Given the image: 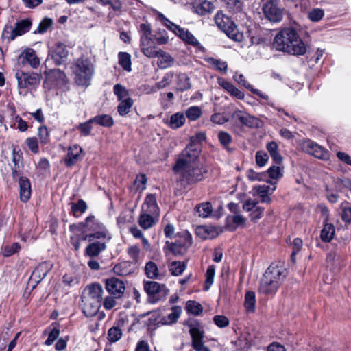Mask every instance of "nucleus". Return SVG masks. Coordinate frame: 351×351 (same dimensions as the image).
<instances>
[{
    "label": "nucleus",
    "instance_id": "nucleus-19",
    "mask_svg": "<svg viewBox=\"0 0 351 351\" xmlns=\"http://www.w3.org/2000/svg\"><path fill=\"white\" fill-rule=\"evenodd\" d=\"M81 300L82 311L86 317H93L98 313L101 306L99 302L93 301L82 296Z\"/></svg>",
    "mask_w": 351,
    "mask_h": 351
},
{
    "label": "nucleus",
    "instance_id": "nucleus-37",
    "mask_svg": "<svg viewBox=\"0 0 351 351\" xmlns=\"http://www.w3.org/2000/svg\"><path fill=\"white\" fill-rule=\"evenodd\" d=\"M103 226L104 225L96 219L95 216H88L84 222V232L97 230Z\"/></svg>",
    "mask_w": 351,
    "mask_h": 351
},
{
    "label": "nucleus",
    "instance_id": "nucleus-42",
    "mask_svg": "<svg viewBox=\"0 0 351 351\" xmlns=\"http://www.w3.org/2000/svg\"><path fill=\"white\" fill-rule=\"evenodd\" d=\"M153 216L152 213L142 212L138 220L140 226L145 230L150 228L154 224Z\"/></svg>",
    "mask_w": 351,
    "mask_h": 351
},
{
    "label": "nucleus",
    "instance_id": "nucleus-27",
    "mask_svg": "<svg viewBox=\"0 0 351 351\" xmlns=\"http://www.w3.org/2000/svg\"><path fill=\"white\" fill-rule=\"evenodd\" d=\"M185 237H186V241L185 243L180 244V243H175V242H166V245L169 247V250L175 255H182L184 254L188 248L190 247V237L189 236L185 233Z\"/></svg>",
    "mask_w": 351,
    "mask_h": 351
},
{
    "label": "nucleus",
    "instance_id": "nucleus-52",
    "mask_svg": "<svg viewBox=\"0 0 351 351\" xmlns=\"http://www.w3.org/2000/svg\"><path fill=\"white\" fill-rule=\"evenodd\" d=\"M122 337V331L118 326H113L108 330V339L112 343L117 342Z\"/></svg>",
    "mask_w": 351,
    "mask_h": 351
},
{
    "label": "nucleus",
    "instance_id": "nucleus-43",
    "mask_svg": "<svg viewBox=\"0 0 351 351\" xmlns=\"http://www.w3.org/2000/svg\"><path fill=\"white\" fill-rule=\"evenodd\" d=\"M134 104V101L130 97H127L120 101L117 106V111L121 116H125L130 112V109Z\"/></svg>",
    "mask_w": 351,
    "mask_h": 351
},
{
    "label": "nucleus",
    "instance_id": "nucleus-13",
    "mask_svg": "<svg viewBox=\"0 0 351 351\" xmlns=\"http://www.w3.org/2000/svg\"><path fill=\"white\" fill-rule=\"evenodd\" d=\"M143 287L145 291L154 299V302L158 301L160 297H164L167 293L165 285L156 281L145 282Z\"/></svg>",
    "mask_w": 351,
    "mask_h": 351
},
{
    "label": "nucleus",
    "instance_id": "nucleus-50",
    "mask_svg": "<svg viewBox=\"0 0 351 351\" xmlns=\"http://www.w3.org/2000/svg\"><path fill=\"white\" fill-rule=\"evenodd\" d=\"M202 109L199 106H193L186 109L185 117L190 121H195L202 115Z\"/></svg>",
    "mask_w": 351,
    "mask_h": 351
},
{
    "label": "nucleus",
    "instance_id": "nucleus-8",
    "mask_svg": "<svg viewBox=\"0 0 351 351\" xmlns=\"http://www.w3.org/2000/svg\"><path fill=\"white\" fill-rule=\"evenodd\" d=\"M221 31L234 41L241 42L243 39V34L239 31L235 23L228 16L221 13Z\"/></svg>",
    "mask_w": 351,
    "mask_h": 351
},
{
    "label": "nucleus",
    "instance_id": "nucleus-46",
    "mask_svg": "<svg viewBox=\"0 0 351 351\" xmlns=\"http://www.w3.org/2000/svg\"><path fill=\"white\" fill-rule=\"evenodd\" d=\"M186 264L184 262L181 261H173L171 262L168 267L173 276H180L186 269Z\"/></svg>",
    "mask_w": 351,
    "mask_h": 351
},
{
    "label": "nucleus",
    "instance_id": "nucleus-24",
    "mask_svg": "<svg viewBox=\"0 0 351 351\" xmlns=\"http://www.w3.org/2000/svg\"><path fill=\"white\" fill-rule=\"evenodd\" d=\"M106 244L105 241H93L87 245L85 249L84 255L90 258L98 256L101 252L106 250Z\"/></svg>",
    "mask_w": 351,
    "mask_h": 351
},
{
    "label": "nucleus",
    "instance_id": "nucleus-29",
    "mask_svg": "<svg viewBox=\"0 0 351 351\" xmlns=\"http://www.w3.org/2000/svg\"><path fill=\"white\" fill-rule=\"evenodd\" d=\"M156 53L157 55L156 57L158 58L157 64L160 69H165L173 64L174 61L173 58L169 53L162 51L160 49H158L157 47Z\"/></svg>",
    "mask_w": 351,
    "mask_h": 351
},
{
    "label": "nucleus",
    "instance_id": "nucleus-54",
    "mask_svg": "<svg viewBox=\"0 0 351 351\" xmlns=\"http://www.w3.org/2000/svg\"><path fill=\"white\" fill-rule=\"evenodd\" d=\"M173 76L174 74L173 72L170 71L165 73L162 80L160 82L155 84L158 90H159L162 88L168 86L171 83Z\"/></svg>",
    "mask_w": 351,
    "mask_h": 351
},
{
    "label": "nucleus",
    "instance_id": "nucleus-61",
    "mask_svg": "<svg viewBox=\"0 0 351 351\" xmlns=\"http://www.w3.org/2000/svg\"><path fill=\"white\" fill-rule=\"evenodd\" d=\"M21 249V246L18 243H14L10 246H5L3 249L2 254L4 256L9 257L14 254L18 252Z\"/></svg>",
    "mask_w": 351,
    "mask_h": 351
},
{
    "label": "nucleus",
    "instance_id": "nucleus-11",
    "mask_svg": "<svg viewBox=\"0 0 351 351\" xmlns=\"http://www.w3.org/2000/svg\"><path fill=\"white\" fill-rule=\"evenodd\" d=\"M301 145L304 152L315 158L322 160H327L329 158V152L311 139L303 141Z\"/></svg>",
    "mask_w": 351,
    "mask_h": 351
},
{
    "label": "nucleus",
    "instance_id": "nucleus-10",
    "mask_svg": "<svg viewBox=\"0 0 351 351\" xmlns=\"http://www.w3.org/2000/svg\"><path fill=\"white\" fill-rule=\"evenodd\" d=\"M15 77L17 80L19 89H25L29 86L38 85L40 82L39 75L34 72L25 73L23 71H17L15 73Z\"/></svg>",
    "mask_w": 351,
    "mask_h": 351
},
{
    "label": "nucleus",
    "instance_id": "nucleus-25",
    "mask_svg": "<svg viewBox=\"0 0 351 351\" xmlns=\"http://www.w3.org/2000/svg\"><path fill=\"white\" fill-rule=\"evenodd\" d=\"M20 199L23 202H27L31 196V184L26 177H21L19 180Z\"/></svg>",
    "mask_w": 351,
    "mask_h": 351
},
{
    "label": "nucleus",
    "instance_id": "nucleus-41",
    "mask_svg": "<svg viewBox=\"0 0 351 351\" xmlns=\"http://www.w3.org/2000/svg\"><path fill=\"white\" fill-rule=\"evenodd\" d=\"M215 8V5L211 1L205 0L195 7V12L198 14L205 15L211 13Z\"/></svg>",
    "mask_w": 351,
    "mask_h": 351
},
{
    "label": "nucleus",
    "instance_id": "nucleus-16",
    "mask_svg": "<svg viewBox=\"0 0 351 351\" xmlns=\"http://www.w3.org/2000/svg\"><path fill=\"white\" fill-rule=\"evenodd\" d=\"M82 148L77 144L70 146L64 158L65 165L67 167H71L80 161L82 159Z\"/></svg>",
    "mask_w": 351,
    "mask_h": 351
},
{
    "label": "nucleus",
    "instance_id": "nucleus-22",
    "mask_svg": "<svg viewBox=\"0 0 351 351\" xmlns=\"http://www.w3.org/2000/svg\"><path fill=\"white\" fill-rule=\"evenodd\" d=\"M176 36L180 37L187 44L196 47L199 51H203L204 50V48L200 45L197 39L188 29L181 27L179 31L177 32Z\"/></svg>",
    "mask_w": 351,
    "mask_h": 351
},
{
    "label": "nucleus",
    "instance_id": "nucleus-63",
    "mask_svg": "<svg viewBox=\"0 0 351 351\" xmlns=\"http://www.w3.org/2000/svg\"><path fill=\"white\" fill-rule=\"evenodd\" d=\"M127 252L130 258H132L133 263H137L139 261L141 250L137 245L130 247Z\"/></svg>",
    "mask_w": 351,
    "mask_h": 351
},
{
    "label": "nucleus",
    "instance_id": "nucleus-44",
    "mask_svg": "<svg viewBox=\"0 0 351 351\" xmlns=\"http://www.w3.org/2000/svg\"><path fill=\"white\" fill-rule=\"evenodd\" d=\"M195 212L201 217H208L213 211V207L210 202H206L197 204L195 208Z\"/></svg>",
    "mask_w": 351,
    "mask_h": 351
},
{
    "label": "nucleus",
    "instance_id": "nucleus-1",
    "mask_svg": "<svg viewBox=\"0 0 351 351\" xmlns=\"http://www.w3.org/2000/svg\"><path fill=\"white\" fill-rule=\"evenodd\" d=\"M206 139V134L198 132L190 138V143L178 156L173 171L179 176L182 184H191L203 178L202 169L197 161L200 149L199 144Z\"/></svg>",
    "mask_w": 351,
    "mask_h": 351
},
{
    "label": "nucleus",
    "instance_id": "nucleus-2",
    "mask_svg": "<svg viewBox=\"0 0 351 351\" xmlns=\"http://www.w3.org/2000/svg\"><path fill=\"white\" fill-rule=\"evenodd\" d=\"M273 47L279 51L293 56H303L306 52V46L293 27H285L275 36Z\"/></svg>",
    "mask_w": 351,
    "mask_h": 351
},
{
    "label": "nucleus",
    "instance_id": "nucleus-58",
    "mask_svg": "<svg viewBox=\"0 0 351 351\" xmlns=\"http://www.w3.org/2000/svg\"><path fill=\"white\" fill-rule=\"evenodd\" d=\"M232 138L226 132L221 131V145H222L228 152H231L233 149L229 147V145L232 143Z\"/></svg>",
    "mask_w": 351,
    "mask_h": 351
},
{
    "label": "nucleus",
    "instance_id": "nucleus-53",
    "mask_svg": "<svg viewBox=\"0 0 351 351\" xmlns=\"http://www.w3.org/2000/svg\"><path fill=\"white\" fill-rule=\"evenodd\" d=\"M114 93L117 95L118 100L121 101L128 97V90L120 84H117L113 88Z\"/></svg>",
    "mask_w": 351,
    "mask_h": 351
},
{
    "label": "nucleus",
    "instance_id": "nucleus-28",
    "mask_svg": "<svg viewBox=\"0 0 351 351\" xmlns=\"http://www.w3.org/2000/svg\"><path fill=\"white\" fill-rule=\"evenodd\" d=\"M245 219L240 215H228L226 218L225 227L230 231H234L239 226L244 224Z\"/></svg>",
    "mask_w": 351,
    "mask_h": 351
},
{
    "label": "nucleus",
    "instance_id": "nucleus-4",
    "mask_svg": "<svg viewBox=\"0 0 351 351\" xmlns=\"http://www.w3.org/2000/svg\"><path fill=\"white\" fill-rule=\"evenodd\" d=\"M78 86H88L94 73V66L88 58H78L71 66Z\"/></svg>",
    "mask_w": 351,
    "mask_h": 351
},
{
    "label": "nucleus",
    "instance_id": "nucleus-5",
    "mask_svg": "<svg viewBox=\"0 0 351 351\" xmlns=\"http://www.w3.org/2000/svg\"><path fill=\"white\" fill-rule=\"evenodd\" d=\"M138 32L141 52L148 58H156V47L154 45L151 25L148 23L140 24Z\"/></svg>",
    "mask_w": 351,
    "mask_h": 351
},
{
    "label": "nucleus",
    "instance_id": "nucleus-23",
    "mask_svg": "<svg viewBox=\"0 0 351 351\" xmlns=\"http://www.w3.org/2000/svg\"><path fill=\"white\" fill-rule=\"evenodd\" d=\"M142 212L152 213L153 215H159V208L156 202V198L154 194H148L142 205Z\"/></svg>",
    "mask_w": 351,
    "mask_h": 351
},
{
    "label": "nucleus",
    "instance_id": "nucleus-56",
    "mask_svg": "<svg viewBox=\"0 0 351 351\" xmlns=\"http://www.w3.org/2000/svg\"><path fill=\"white\" fill-rule=\"evenodd\" d=\"M265 208L260 206H256L253 210L250 212L249 217L252 222H256L263 216Z\"/></svg>",
    "mask_w": 351,
    "mask_h": 351
},
{
    "label": "nucleus",
    "instance_id": "nucleus-21",
    "mask_svg": "<svg viewBox=\"0 0 351 351\" xmlns=\"http://www.w3.org/2000/svg\"><path fill=\"white\" fill-rule=\"evenodd\" d=\"M23 63H28L32 68L36 69L40 64V60L36 51L31 48L23 51L19 56Z\"/></svg>",
    "mask_w": 351,
    "mask_h": 351
},
{
    "label": "nucleus",
    "instance_id": "nucleus-35",
    "mask_svg": "<svg viewBox=\"0 0 351 351\" xmlns=\"http://www.w3.org/2000/svg\"><path fill=\"white\" fill-rule=\"evenodd\" d=\"M221 86L224 88L232 97L242 100L244 99V93L239 90L233 84L229 82L223 81L221 83Z\"/></svg>",
    "mask_w": 351,
    "mask_h": 351
},
{
    "label": "nucleus",
    "instance_id": "nucleus-57",
    "mask_svg": "<svg viewBox=\"0 0 351 351\" xmlns=\"http://www.w3.org/2000/svg\"><path fill=\"white\" fill-rule=\"evenodd\" d=\"M253 189L256 191L257 195L261 197L262 195L269 194L270 191L272 193L276 190V186L271 188L269 185H256L253 187Z\"/></svg>",
    "mask_w": 351,
    "mask_h": 351
},
{
    "label": "nucleus",
    "instance_id": "nucleus-64",
    "mask_svg": "<svg viewBox=\"0 0 351 351\" xmlns=\"http://www.w3.org/2000/svg\"><path fill=\"white\" fill-rule=\"evenodd\" d=\"M53 21L51 19L45 18L38 25L37 30L35 31V33L38 32L39 34H43L52 25Z\"/></svg>",
    "mask_w": 351,
    "mask_h": 351
},
{
    "label": "nucleus",
    "instance_id": "nucleus-55",
    "mask_svg": "<svg viewBox=\"0 0 351 351\" xmlns=\"http://www.w3.org/2000/svg\"><path fill=\"white\" fill-rule=\"evenodd\" d=\"M227 8L230 12L237 13L241 11L243 8L242 0H225Z\"/></svg>",
    "mask_w": 351,
    "mask_h": 351
},
{
    "label": "nucleus",
    "instance_id": "nucleus-3",
    "mask_svg": "<svg viewBox=\"0 0 351 351\" xmlns=\"http://www.w3.org/2000/svg\"><path fill=\"white\" fill-rule=\"evenodd\" d=\"M286 277V269L280 264L272 263L265 271L259 291L265 295L275 294Z\"/></svg>",
    "mask_w": 351,
    "mask_h": 351
},
{
    "label": "nucleus",
    "instance_id": "nucleus-6",
    "mask_svg": "<svg viewBox=\"0 0 351 351\" xmlns=\"http://www.w3.org/2000/svg\"><path fill=\"white\" fill-rule=\"evenodd\" d=\"M186 325L189 328L192 346L195 351H210L204 344V331L202 324L196 319H189Z\"/></svg>",
    "mask_w": 351,
    "mask_h": 351
},
{
    "label": "nucleus",
    "instance_id": "nucleus-62",
    "mask_svg": "<svg viewBox=\"0 0 351 351\" xmlns=\"http://www.w3.org/2000/svg\"><path fill=\"white\" fill-rule=\"evenodd\" d=\"M265 173H266V175L268 174L271 179L277 180L282 177L280 167L276 165L270 167Z\"/></svg>",
    "mask_w": 351,
    "mask_h": 351
},
{
    "label": "nucleus",
    "instance_id": "nucleus-38",
    "mask_svg": "<svg viewBox=\"0 0 351 351\" xmlns=\"http://www.w3.org/2000/svg\"><path fill=\"white\" fill-rule=\"evenodd\" d=\"M185 115L182 112H177L171 116L169 125L172 129L182 127L186 121Z\"/></svg>",
    "mask_w": 351,
    "mask_h": 351
},
{
    "label": "nucleus",
    "instance_id": "nucleus-20",
    "mask_svg": "<svg viewBox=\"0 0 351 351\" xmlns=\"http://www.w3.org/2000/svg\"><path fill=\"white\" fill-rule=\"evenodd\" d=\"M111 237L104 226H101V228L91 232V233L86 234L83 237L84 240H87L89 242L95 241V239L99 240L98 241H105L106 243L110 241Z\"/></svg>",
    "mask_w": 351,
    "mask_h": 351
},
{
    "label": "nucleus",
    "instance_id": "nucleus-40",
    "mask_svg": "<svg viewBox=\"0 0 351 351\" xmlns=\"http://www.w3.org/2000/svg\"><path fill=\"white\" fill-rule=\"evenodd\" d=\"M91 121L103 127L110 128L113 125L114 121L108 114H99L91 119Z\"/></svg>",
    "mask_w": 351,
    "mask_h": 351
},
{
    "label": "nucleus",
    "instance_id": "nucleus-7",
    "mask_svg": "<svg viewBox=\"0 0 351 351\" xmlns=\"http://www.w3.org/2000/svg\"><path fill=\"white\" fill-rule=\"evenodd\" d=\"M31 26L32 21L28 19L17 21L14 28L11 25H6L3 30L2 36L9 41H12L16 37L29 32Z\"/></svg>",
    "mask_w": 351,
    "mask_h": 351
},
{
    "label": "nucleus",
    "instance_id": "nucleus-9",
    "mask_svg": "<svg viewBox=\"0 0 351 351\" xmlns=\"http://www.w3.org/2000/svg\"><path fill=\"white\" fill-rule=\"evenodd\" d=\"M263 12L271 22L276 23L282 19L283 10L279 7L278 0H268L263 6Z\"/></svg>",
    "mask_w": 351,
    "mask_h": 351
},
{
    "label": "nucleus",
    "instance_id": "nucleus-33",
    "mask_svg": "<svg viewBox=\"0 0 351 351\" xmlns=\"http://www.w3.org/2000/svg\"><path fill=\"white\" fill-rule=\"evenodd\" d=\"M267 149L269 152L274 162L280 165L282 162V157L278 151V145L275 141L269 142L267 144Z\"/></svg>",
    "mask_w": 351,
    "mask_h": 351
},
{
    "label": "nucleus",
    "instance_id": "nucleus-59",
    "mask_svg": "<svg viewBox=\"0 0 351 351\" xmlns=\"http://www.w3.org/2000/svg\"><path fill=\"white\" fill-rule=\"evenodd\" d=\"M256 165L258 167H263L268 161L269 157L265 151L259 150L256 152L255 155Z\"/></svg>",
    "mask_w": 351,
    "mask_h": 351
},
{
    "label": "nucleus",
    "instance_id": "nucleus-32",
    "mask_svg": "<svg viewBox=\"0 0 351 351\" xmlns=\"http://www.w3.org/2000/svg\"><path fill=\"white\" fill-rule=\"evenodd\" d=\"M244 307L247 313H254L256 311V295L253 291H247L245 294Z\"/></svg>",
    "mask_w": 351,
    "mask_h": 351
},
{
    "label": "nucleus",
    "instance_id": "nucleus-60",
    "mask_svg": "<svg viewBox=\"0 0 351 351\" xmlns=\"http://www.w3.org/2000/svg\"><path fill=\"white\" fill-rule=\"evenodd\" d=\"M324 10L320 8H314L308 12V19L313 22H318L324 17Z\"/></svg>",
    "mask_w": 351,
    "mask_h": 351
},
{
    "label": "nucleus",
    "instance_id": "nucleus-49",
    "mask_svg": "<svg viewBox=\"0 0 351 351\" xmlns=\"http://www.w3.org/2000/svg\"><path fill=\"white\" fill-rule=\"evenodd\" d=\"M215 274V268L213 265H210L206 272V280L204 286V290L207 291L213 284Z\"/></svg>",
    "mask_w": 351,
    "mask_h": 351
},
{
    "label": "nucleus",
    "instance_id": "nucleus-30",
    "mask_svg": "<svg viewBox=\"0 0 351 351\" xmlns=\"http://www.w3.org/2000/svg\"><path fill=\"white\" fill-rule=\"evenodd\" d=\"M47 272L48 269L45 263L40 264L34 269L29 279L32 282L35 283L34 287L38 284L46 276Z\"/></svg>",
    "mask_w": 351,
    "mask_h": 351
},
{
    "label": "nucleus",
    "instance_id": "nucleus-14",
    "mask_svg": "<svg viewBox=\"0 0 351 351\" xmlns=\"http://www.w3.org/2000/svg\"><path fill=\"white\" fill-rule=\"evenodd\" d=\"M105 286L109 294L115 298H121L125 290L124 282L117 278L107 279Z\"/></svg>",
    "mask_w": 351,
    "mask_h": 351
},
{
    "label": "nucleus",
    "instance_id": "nucleus-26",
    "mask_svg": "<svg viewBox=\"0 0 351 351\" xmlns=\"http://www.w3.org/2000/svg\"><path fill=\"white\" fill-rule=\"evenodd\" d=\"M335 234V227L333 223L324 220L323 228L320 232V239L324 243H330Z\"/></svg>",
    "mask_w": 351,
    "mask_h": 351
},
{
    "label": "nucleus",
    "instance_id": "nucleus-39",
    "mask_svg": "<svg viewBox=\"0 0 351 351\" xmlns=\"http://www.w3.org/2000/svg\"><path fill=\"white\" fill-rule=\"evenodd\" d=\"M156 14L157 19L159 20L168 29L173 32L176 35L177 32H178L181 27L171 22L161 12L157 11Z\"/></svg>",
    "mask_w": 351,
    "mask_h": 351
},
{
    "label": "nucleus",
    "instance_id": "nucleus-47",
    "mask_svg": "<svg viewBox=\"0 0 351 351\" xmlns=\"http://www.w3.org/2000/svg\"><path fill=\"white\" fill-rule=\"evenodd\" d=\"M114 272L122 276H125L132 273V269L130 268V264L128 262H122L114 267Z\"/></svg>",
    "mask_w": 351,
    "mask_h": 351
},
{
    "label": "nucleus",
    "instance_id": "nucleus-51",
    "mask_svg": "<svg viewBox=\"0 0 351 351\" xmlns=\"http://www.w3.org/2000/svg\"><path fill=\"white\" fill-rule=\"evenodd\" d=\"M186 310L189 313L198 315L202 312V307L199 302L189 300L186 304Z\"/></svg>",
    "mask_w": 351,
    "mask_h": 351
},
{
    "label": "nucleus",
    "instance_id": "nucleus-17",
    "mask_svg": "<svg viewBox=\"0 0 351 351\" xmlns=\"http://www.w3.org/2000/svg\"><path fill=\"white\" fill-rule=\"evenodd\" d=\"M103 292L102 287L100 285L92 284L86 287L82 296L101 304Z\"/></svg>",
    "mask_w": 351,
    "mask_h": 351
},
{
    "label": "nucleus",
    "instance_id": "nucleus-15",
    "mask_svg": "<svg viewBox=\"0 0 351 351\" xmlns=\"http://www.w3.org/2000/svg\"><path fill=\"white\" fill-rule=\"evenodd\" d=\"M234 114L235 116V119L239 121L243 125L251 128H259L261 127V121L245 112L240 110H235Z\"/></svg>",
    "mask_w": 351,
    "mask_h": 351
},
{
    "label": "nucleus",
    "instance_id": "nucleus-18",
    "mask_svg": "<svg viewBox=\"0 0 351 351\" xmlns=\"http://www.w3.org/2000/svg\"><path fill=\"white\" fill-rule=\"evenodd\" d=\"M68 54L69 51L66 46L63 43H59L51 54V60L56 65H61L66 62Z\"/></svg>",
    "mask_w": 351,
    "mask_h": 351
},
{
    "label": "nucleus",
    "instance_id": "nucleus-12",
    "mask_svg": "<svg viewBox=\"0 0 351 351\" xmlns=\"http://www.w3.org/2000/svg\"><path fill=\"white\" fill-rule=\"evenodd\" d=\"M44 73L46 75V81L50 82L52 86L62 88L68 83L66 75L60 69H46Z\"/></svg>",
    "mask_w": 351,
    "mask_h": 351
},
{
    "label": "nucleus",
    "instance_id": "nucleus-36",
    "mask_svg": "<svg viewBox=\"0 0 351 351\" xmlns=\"http://www.w3.org/2000/svg\"><path fill=\"white\" fill-rule=\"evenodd\" d=\"M145 274L147 278L151 279H160L162 276L157 265L153 261H149L145 264Z\"/></svg>",
    "mask_w": 351,
    "mask_h": 351
},
{
    "label": "nucleus",
    "instance_id": "nucleus-48",
    "mask_svg": "<svg viewBox=\"0 0 351 351\" xmlns=\"http://www.w3.org/2000/svg\"><path fill=\"white\" fill-rule=\"evenodd\" d=\"M119 64L121 67L127 71H131V56L126 52H119Z\"/></svg>",
    "mask_w": 351,
    "mask_h": 351
},
{
    "label": "nucleus",
    "instance_id": "nucleus-34",
    "mask_svg": "<svg viewBox=\"0 0 351 351\" xmlns=\"http://www.w3.org/2000/svg\"><path fill=\"white\" fill-rule=\"evenodd\" d=\"M237 81L239 84H241L247 90H250L253 94L257 95L260 98L266 101L269 99V96L263 93L258 89L254 88L252 84H250L247 80H245L243 75H239Z\"/></svg>",
    "mask_w": 351,
    "mask_h": 351
},
{
    "label": "nucleus",
    "instance_id": "nucleus-45",
    "mask_svg": "<svg viewBox=\"0 0 351 351\" xmlns=\"http://www.w3.org/2000/svg\"><path fill=\"white\" fill-rule=\"evenodd\" d=\"M178 89L180 91H184L191 88L190 79L185 73H179L177 75Z\"/></svg>",
    "mask_w": 351,
    "mask_h": 351
},
{
    "label": "nucleus",
    "instance_id": "nucleus-31",
    "mask_svg": "<svg viewBox=\"0 0 351 351\" xmlns=\"http://www.w3.org/2000/svg\"><path fill=\"white\" fill-rule=\"evenodd\" d=\"M182 313V308L179 306H173L171 308V313L161 318V322L165 325H171L176 323Z\"/></svg>",
    "mask_w": 351,
    "mask_h": 351
}]
</instances>
